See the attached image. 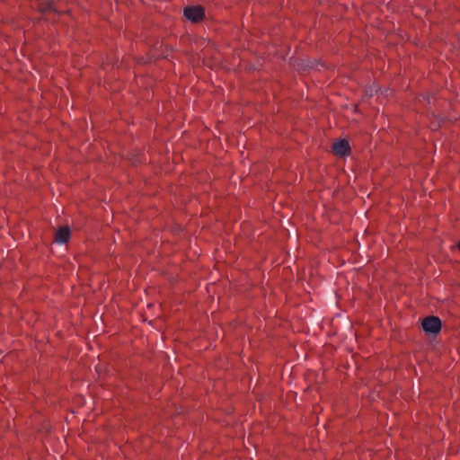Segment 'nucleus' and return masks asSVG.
Here are the masks:
<instances>
[{
    "label": "nucleus",
    "instance_id": "nucleus-1",
    "mask_svg": "<svg viewBox=\"0 0 460 460\" xmlns=\"http://www.w3.org/2000/svg\"><path fill=\"white\" fill-rule=\"evenodd\" d=\"M421 327L427 335L437 336L442 329V322L438 316L429 315L422 319Z\"/></svg>",
    "mask_w": 460,
    "mask_h": 460
},
{
    "label": "nucleus",
    "instance_id": "nucleus-2",
    "mask_svg": "<svg viewBox=\"0 0 460 460\" xmlns=\"http://www.w3.org/2000/svg\"><path fill=\"white\" fill-rule=\"evenodd\" d=\"M184 16L192 22H200L205 18V8L201 5L187 6L184 8Z\"/></svg>",
    "mask_w": 460,
    "mask_h": 460
},
{
    "label": "nucleus",
    "instance_id": "nucleus-3",
    "mask_svg": "<svg viewBox=\"0 0 460 460\" xmlns=\"http://www.w3.org/2000/svg\"><path fill=\"white\" fill-rule=\"evenodd\" d=\"M332 148L333 155L339 157H345L351 153L349 143L347 139H340L334 142Z\"/></svg>",
    "mask_w": 460,
    "mask_h": 460
},
{
    "label": "nucleus",
    "instance_id": "nucleus-4",
    "mask_svg": "<svg viewBox=\"0 0 460 460\" xmlns=\"http://www.w3.org/2000/svg\"><path fill=\"white\" fill-rule=\"evenodd\" d=\"M36 8H37V11L42 14H49L50 13H57V14L62 13L56 8L55 2L53 0L39 2L37 4Z\"/></svg>",
    "mask_w": 460,
    "mask_h": 460
},
{
    "label": "nucleus",
    "instance_id": "nucleus-5",
    "mask_svg": "<svg viewBox=\"0 0 460 460\" xmlns=\"http://www.w3.org/2000/svg\"><path fill=\"white\" fill-rule=\"evenodd\" d=\"M70 237V228L68 226H61L56 231L54 240L57 243H66Z\"/></svg>",
    "mask_w": 460,
    "mask_h": 460
},
{
    "label": "nucleus",
    "instance_id": "nucleus-6",
    "mask_svg": "<svg viewBox=\"0 0 460 460\" xmlns=\"http://www.w3.org/2000/svg\"><path fill=\"white\" fill-rule=\"evenodd\" d=\"M456 246H457L458 251L460 252V241L457 243Z\"/></svg>",
    "mask_w": 460,
    "mask_h": 460
}]
</instances>
